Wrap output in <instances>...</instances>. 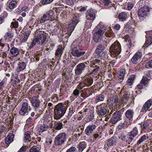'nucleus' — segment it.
<instances>
[{"label": "nucleus", "mask_w": 152, "mask_h": 152, "mask_svg": "<svg viewBox=\"0 0 152 152\" xmlns=\"http://www.w3.org/2000/svg\"><path fill=\"white\" fill-rule=\"evenodd\" d=\"M99 69V66L95 65L91 61H87L86 62V71L88 72L86 74V86H91L93 82V78L89 75L97 72Z\"/></svg>", "instance_id": "obj_1"}, {"label": "nucleus", "mask_w": 152, "mask_h": 152, "mask_svg": "<svg viewBox=\"0 0 152 152\" xmlns=\"http://www.w3.org/2000/svg\"><path fill=\"white\" fill-rule=\"evenodd\" d=\"M66 110V107L62 104H57L55 109V118L56 120L60 119L64 115Z\"/></svg>", "instance_id": "obj_2"}, {"label": "nucleus", "mask_w": 152, "mask_h": 152, "mask_svg": "<svg viewBox=\"0 0 152 152\" xmlns=\"http://www.w3.org/2000/svg\"><path fill=\"white\" fill-rule=\"evenodd\" d=\"M101 25V24H98L93 30V39L96 42H99L104 32L103 31V26Z\"/></svg>", "instance_id": "obj_3"}, {"label": "nucleus", "mask_w": 152, "mask_h": 152, "mask_svg": "<svg viewBox=\"0 0 152 152\" xmlns=\"http://www.w3.org/2000/svg\"><path fill=\"white\" fill-rule=\"evenodd\" d=\"M109 50L112 56L114 57L118 56L121 51L120 44L117 41H115L111 45Z\"/></svg>", "instance_id": "obj_4"}, {"label": "nucleus", "mask_w": 152, "mask_h": 152, "mask_svg": "<svg viewBox=\"0 0 152 152\" xmlns=\"http://www.w3.org/2000/svg\"><path fill=\"white\" fill-rule=\"evenodd\" d=\"M124 109L122 108L120 110L116 111L112 115L110 121L112 124H115L121 120V117L124 111Z\"/></svg>", "instance_id": "obj_5"}, {"label": "nucleus", "mask_w": 152, "mask_h": 152, "mask_svg": "<svg viewBox=\"0 0 152 152\" xmlns=\"http://www.w3.org/2000/svg\"><path fill=\"white\" fill-rule=\"evenodd\" d=\"M71 52L72 55L75 56L79 57L84 54L85 52H81L79 46L77 45L76 41H74L71 45Z\"/></svg>", "instance_id": "obj_6"}, {"label": "nucleus", "mask_w": 152, "mask_h": 152, "mask_svg": "<svg viewBox=\"0 0 152 152\" xmlns=\"http://www.w3.org/2000/svg\"><path fill=\"white\" fill-rule=\"evenodd\" d=\"M66 135L65 132L59 133L55 138L54 142L56 146L61 145L64 143L66 140Z\"/></svg>", "instance_id": "obj_7"}, {"label": "nucleus", "mask_w": 152, "mask_h": 152, "mask_svg": "<svg viewBox=\"0 0 152 152\" xmlns=\"http://www.w3.org/2000/svg\"><path fill=\"white\" fill-rule=\"evenodd\" d=\"M108 44V43H107V42L104 41L100 42L98 45L95 50V52L97 54V56H100L103 54H104V56L105 55V53L103 51L106 48Z\"/></svg>", "instance_id": "obj_8"}, {"label": "nucleus", "mask_w": 152, "mask_h": 152, "mask_svg": "<svg viewBox=\"0 0 152 152\" xmlns=\"http://www.w3.org/2000/svg\"><path fill=\"white\" fill-rule=\"evenodd\" d=\"M79 22L78 18L77 17H74L72 20V22L69 25L66 33L69 36L71 35L77 24Z\"/></svg>", "instance_id": "obj_9"}, {"label": "nucleus", "mask_w": 152, "mask_h": 152, "mask_svg": "<svg viewBox=\"0 0 152 152\" xmlns=\"http://www.w3.org/2000/svg\"><path fill=\"white\" fill-rule=\"evenodd\" d=\"M107 105L105 103H103L96 107V111L98 115L101 116L104 115L107 113Z\"/></svg>", "instance_id": "obj_10"}, {"label": "nucleus", "mask_w": 152, "mask_h": 152, "mask_svg": "<svg viewBox=\"0 0 152 152\" xmlns=\"http://www.w3.org/2000/svg\"><path fill=\"white\" fill-rule=\"evenodd\" d=\"M35 35H36L35 39L37 41V44L39 45H43L46 40L47 38L46 35L44 34L42 32H37Z\"/></svg>", "instance_id": "obj_11"}, {"label": "nucleus", "mask_w": 152, "mask_h": 152, "mask_svg": "<svg viewBox=\"0 0 152 152\" xmlns=\"http://www.w3.org/2000/svg\"><path fill=\"white\" fill-rule=\"evenodd\" d=\"M29 99L34 110H36L37 109L40 107V102L38 96H34L30 98Z\"/></svg>", "instance_id": "obj_12"}, {"label": "nucleus", "mask_w": 152, "mask_h": 152, "mask_svg": "<svg viewBox=\"0 0 152 152\" xmlns=\"http://www.w3.org/2000/svg\"><path fill=\"white\" fill-rule=\"evenodd\" d=\"M138 134V130L136 127H134L132 131L129 132L128 134L127 140L129 144L132 142L134 138Z\"/></svg>", "instance_id": "obj_13"}, {"label": "nucleus", "mask_w": 152, "mask_h": 152, "mask_svg": "<svg viewBox=\"0 0 152 152\" xmlns=\"http://www.w3.org/2000/svg\"><path fill=\"white\" fill-rule=\"evenodd\" d=\"M31 110L30 107L28 106V103L26 102H23L19 112V114L21 116H24L25 114H28V110Z\"/></svg>", "instance_id": "obj_14"}, {"label": "nucleus", "mask_w": 152, "mask_h": 152, "mask_svg": "<svg viewBox=\"0 0 152 152\" xmlns=\"http://www.w3.org/2000/svg\"><path fill=\"white\" fill-rule=\"evenodd\" d=\"M151 0H140L138 2L139 7L147 8L148 10H151L152 8L151 7Z\"/></svg>", "instance_id": "obj_15"}, {"label": "nucleus", "mask_w": 152, "mask_h": 152, "mask_svg": "<svg viewBox=\"0 0 152 152\" xmlns=\"http://www.w3.org/2000/svg\"><path fill=\"white\" fill-rule=\"evenodd\" d=\"M140 8L137 11L138 15L140 18H146V17L149 15V13L150 10L148 9L147 8H143L140 7Z\"/></svg>", "instance_id": "obj_16"}, {"label": "nucleus", "mask_w": 152, "mask_h": 152, "mask_svg": "<svg viewBox=\"0 0 152 152\" xmlns=\"http://www.w3.org/2000/svg\"><path fill=\"white\" fill-rule=\"evenodd\" d=\"M152 105V100L151 99L147 100L143 105L142 107L141 110L140 114L143 115L148 111H150L149 110L151 106Z\"/></svg>", "instance_id": "obj_17"}, {"label": "nucleus", "mask_w": 152, "mask_h": 152, "mask_svg": "<svg viewBox=\"0 0 152 152\" xmlns=\"http://www.w3.org/2000/svg\"><path fill=\"white\" fill-rule=\"evenodd\" d=\"M146 41L144 45V46L147 47L149 45L152 44V31H145Z\"/></svg>", "instance_id": "obj_18"}, {"label": "nucleus", "mask_w": 152, "mask_h": 152, "mask_svg": "<svg viewBox=\"0 0 152 152\" xmlns=\"http://www.w3.org/2000/svg\"><path fill=\"white\" fill-rule=\"evenodd\" d=\"M142 56V53L138 51L135 53L131 59L132 63L133 64H136L141 60Z\"/></svg>", "instance_id": "obj_19"}, {"label": "nucleus", "mask_w": 152, "mask_h": 152, "mask_svg": "<svg viewBox=\"0 0 152 152\" xmlns=\"http://www.w3.org/2000/svg\"><path fill=\"white\" fill-rule=\"evenodd\" d=\"M105 142L108 147L114 146L118 142V138L115 136H113L107 140Z\"/></svg>", "instance_id": "obj_20"}, {"label": "nucleus", "mask_w": 152, "mask_h": 152, "mask_svg": "<svg viewBox=\"0 0 152 152\" xmlns=\"http://www.w3.org/2000/svg\"><path fill=\"white\" fill-rule=\"evenodd\" d=\"M88 15H86V18L88 20H92V22L95 18V11L92 8L88 10Z\"/></svg>", "instance_id": "obj_21"}, {"label": "nucleus", "mask_w": 152, "mask_h": 152, "mask_svg": "<svg viewBox=\"0 0 152 152\" xmlns=\"http://www.w3.org/2000/svg\"><path fill=\"white\" fill-rule=\"evenodd\" d=\"M97 126L93 124H89L86 127V134L91 135L94 131Z\"/></svg>", "instance_id": "obj_22"}, {"label": "nucleus", "mask_w": 152, "mask_h": 152, "mask_svg": "<svg viewBox=\"0 0 152 152\" xmlns=\"http://www.w3.org/2000/svg\"><path fill=\"white\" fill-rule=\"evenodd\" d=\"M133 114V110L130 109L128 110L125 113L126 119L129 120V123H131L132 122Z\"/></svg>", "instance_id": "obj_23"}, {"label": "nucleus", "mask_w": 152, "mask_h": 152, "mask_svg": "<svg viewBox=\"0 0 152 152\" xmlns=\"http://www.w3.org/2000/svg\"><path fill=\"white\" fill-rule=\"evenodd\" d=\"M105 95L102 93L96 95L94 98V104H97L99 102L103 101L105 98Z\"/></svg>", "instance_id": "obj_24"}, {"label": "nucleus", "mask_w": 152, "mask_h": 152, "mask_svg": "<svg viewBox=\"0 0 152 152\" xmlns=\"http://www.w3.org/2000/svg\"><path fill=\"white\" fill-rule=\"evenodd\" d=\"M85 68V65L84 63H81L78 64L75 69V73L77 75H79L82 72V71Z\"/></svg>", "instance_id": "obj_25"}, {"label": "nucleus", "mask_w": 152, "mask_h": 152, "mask_svg": "<svg viewBox=\"0 0 152 152\" xmlns=\"http://www.w3.org/2000/svg\"><path fill=\"white\" fill-rule=\"evenodd\" d=\"M85 86L86 84L84 83H80L79 85L80 87V96L83 98V99H85L86 97V88H85Z\"/></svg>", "instance_id": "obj_26"}, {"label": "nucleus", "mask_w": 152, "mask_h": 152, "mask_svg": "<svg viewBox=\"0 0 152 152\" xmlns=\"http://www.w3.org/2000/svg\"><path fill=\"white\" fill-rule=\"evenodd\" d=\"M140 125L141 128V132H145L146 129H148L149 128V124L147 121H145L141 122Z\"/></svg>", "instance_id": "obj_27"}, {"label": "nucleus", "mask_w": 152, "mask_h": 152, "mask_svg": "<svg viewBox=\"0 0 152 152\" xmlns=\"http://www.w3.org/2000/svg\"><path fill=\"white\" fill-rule=\"evenodd\" d=\"M63 48L61 45H60L58 46V48L56 51L55 55L56 57H61L63 52Z\"/></svg>", "instance_id": "obj_28"}, {"label": "nucleus", "mask_w": 152, "mask_h": 152, "mask_svg": "<svg viewBox=\"0 0 152 152\" xmlns=\"http://www.w3.org/2000/svg\"><path fill=\"white\" fill-rule=\"evenodd\" d=\"M14 134L12 133H10L7 135L5 139V142L6 144L9 145L13 141Z\"/></svg>", "instance_id": "obj_29"}, {"label": "nucleus", "mask_w": 152, "mask_h": 152, "mask_svg": "<svg viewBox=\"0 0 152 152\" xmlns=\"http://www.w3.org/2000/svg\"><path fill=\"white\" fill-rule=\"evenodd\" d=\"M134 21L132 20L131 19L129 20L127 23H126V25H125V26L124 27V28L127 31H129L130 29L131 28H133V26L134 24Z\"/></svg>", "instance_id": "obj_30"}, {"label": "nucleus", "mask_w": 152, "mask_h": 152, "mask_svg": "<svg viewBox=\"0 0 152 152\" xmlns=\"http://www.w3.org/2000/svg\"><path fill=\"white\" fill-rule=\"evenodd\" d=\"M26 64L25 62H19L18 64L16 70L17 72H19L20 71L23 70L26 68Z\"/></svg>", "instance_id": "obj_31"}, {"label": "nucleus", "mask_w": 152, "mask_h": 152, "mask_svg": "<svg viewBox=\"0 0 152 152\" xmlns=\"http://www.w3.org/2000/svg\"><path fill=\"white\" fill-rule=\"evenodd\" d=\"M124 94L121 98L122 101L123 102H126L129 99L130 93L129 91L125 90L124 92Z\"/></svg>", "instance_id": "obj_32"}, {"label": "nucleus", "mask_w": 152, "mask_h": 152, "mask_svg": "<svg viewBox=\"0 0 152 152\" xmlns=\"http://www.w3.org/2000/svg\"><path fill=\"white\" fill-rule=\"evenodd\" d=\"M19 50L16 48H12L10 50V53L12 57L17 56L19 54Z\"/></svg>", "instance_id": "obj_33"}, {"label": "nucleus", "mask_w": 152, "mask_h": 152, "mask_svg": "<svg viewBox=\"0 0 152 152\" xmlns=\"http://www.w3.org/2000/svg\"><path fill=\"white\" fill-rule=\"evenodd\" d=\"M63 124L60 121H56L53 126V128L56 130H59L63 128Z\"/></svg>", "instance_id": "obj_34"}, {"label": "nucleus", "mask_w": 152, "mask_h": 152, "mask_svg": "<svg viewBox=\"0 0 152 152\" xmlns=\"http://www.w3.org/2000/svg\"><path fill=\"white\" fill-rule=\"evenodd\" d=\"M127 14L124 12H123L120 13L118 16L119 21H123L126 20L127 18Z\"/></svg>", "instance_id": "obj_35"}, {"label": "nucleus", "mask_w": 152, "mask_h": 152, "mask_svg": "<svg viewBox=\"0 0 152 152\" xmlns=\"http://www.w3.org/2000/svg\"><path fill=\"white\" fill-rule=\"evenodd\" d=\"M136 76L134 75H131L130 76L126 81L127 84L128 85H132L134 82V80L135 79Z\"/></svg>", "instance_id": "obj_36"}, {"label": "nucleus", "mask_w": 152, "mask_h": 152, "mask_svg": "<svg viewBox=\"0 0 152 152\" xmlns=\"http://www.w3.org/2000/svg\"><path fill=\"white\" fill-rule=\"evenodd\" d=\"M50 18L46 14H44L42 17L41 19L36 21L37 24H39L43 23L47 20L50 19Z\"/></svg>", "instance_id": "obj_37"}, {"label": "nucleus", "mask_w": 152, "mask_h": 152, "mask_svg": "<svg viewBox=\"0 0 152 152\" xmlns=\"http://www.w3.org/2000/svg\"><path fill=\"white\" fill-rule=\"evenodd\" d=\"M94 107L92 106L86 105V112L87 115H94Z\"/></svg>", "instance_id": "obj_38"}, {"label": "nucleus", "mask_w": 152, "mask_h": 152, "mask_svg": "<svg viewBox=\"0 0 152 152\" xmlns=\"http://www.w3.org/2000/svg\"><path fill=\"white\" fill-rule=\"evenodd\" d=\"M86 147V142H80L77 145V148L79 152H82L85 149Z\"/></svg>", "instance_id": "obj_39"}, {"label": "nucleus", "mask_w": 152, "mask_h": 152, "mask_svg": "<svg viewBox=\"0 0 152 152\" xmlns=\"http://www.w3.org/2000/svg\"><path fill=\"white\" fill-rule=\"evenodd\" d=\"M149 137L148 135V134L146 135L144 134L140 138V139L137 141V145H138L140 144L142 142L145 141L146 140L148 139Z\"/></svg>", "instance_id": "obj_40"}, {"label": "nucleus", "mask_w": 152, "mask_h": 152, "mask_svg": "<svg viewBox=\"0 0 152 152\" xmlns=\"http://www.w3.org/2000/svg\"><path fill=\"white\" fill-rule=\"evenodd\" d=\"M13 37V34L10 32L7 33L4 36V39L7 41H10V39H12Z\"/></svg>", "instance_id": "obj_41"}, {"label": "nucleus", "mask_w": 152, "mask_h": 152, "mask_svg": "<svg viewBox=\"0 0 152 152\" xmlns=\"http://www.w3.org/2000/svg\"><path fill=\"white\" fill-rule=\"evenodd\" d=\"M31 132L29 131L26 132L25 134L24 140L25 142H29L30 141V140L29 139Z\"/></svg>", "instance_id": "obj_42"}, {"label": "nucleus", "mask_w": 152, "mask_h": 152, "mask_svg": "<svg viewBox=\"0 0 152 152\" xmlns=\"http://www.w3.org/2000/svg\"><path fill=\"white\" fill-rule=\"evenodd\" d=\"M49 128V126L47 124H43L41 125L40 126V132H42L44 131H46Z\"/></svg>", "instance_id": "obj_43"}, {"label": "nucleus", "mask_w": 152, "mask_h": 152, "mask_svg": "<svg viewBox=\"0 0 152 152\" xmlns=\"http://www.w3.org/2000/svg\"><path fill=\"white\" fill-rule=\"evenodd\" d=\"M34 111L35 112L36 114L35 116L37 118L39 117L42 113L43 110L42 108H41L40 107L36 109V110L34 109Z\"/></svg>", "instance_id": "obj_44"}, {"label": "nucleus", "mask_w": 152, "mask_h": 152, "mask_svg": "<svg viewBox=\"0 0 152 152\" xmlns=\"http://www.w3.org/2000/svg\"><path fill=\"white\" fill-rule=\"evenodd\" d=\"M40 148L37 146H33L30 148L29 152H40Z\"/></svg>", "instance_id": "obj_45"}, {"label": "nucleus", "mask_w": 152, "mask_h": 152, "mask_svg": "<svg viewBox=\"0 0 152 152\" xmlns=\"http://www.w3.org/2000/svg\"><path fill=\"white\" fill-rule=\"evenodd\" d=\"M17 6V2L16 1L12 0L11 1L9 5V7L11 10L14 9Z\"/></svg>", "instance_id": "obj_46"}, {"label": "nucleus", "mask_w": 152, "mask_h": 152, "mask_svg": "<svg viewBox=\"0 0 152 152\" xmlns=\"http://www.w3.org/2000/svg\"><path fill=\"white\" fill-rule=\"evenodd\" d=\"M140 83L146 86H147L149 83L148 78L145 76H143Z\"/></svg>", "instance_id": "obj_47"}, {"label": "nucleus", "mask_w": 152, "mask_h": 152, "mask_svg": "<svg viewBox=\"0 0 152 152\" xmlns=\"http://www.w3.org/2000/svg\"><path fill=\"white\" fill-rule=\"evenodd\" d=\"M7 15V14L5 12H4L0 16V24L4 22L5 18H6Z\"/></svg>", "instance_id": "obj_48"}, {"label": "nucleus", "mask_w": 152, "mask_h": 152, "mask_svg": "<svg viewBox=\"0 0 152 152\" xmlns=\"http://www.w3.org/2000/svg\"><path fill=\"white\" fill-rule=\"evenodd\" d=\"M113 102L112 106H117L119 102V98L117 96H115L113 98Z\"/></svg>", "instance_id": "obj_49"}, {"label": "nucleus", "mask_w": 152, "mask_h": 152, "mask_svg": "<svg viewBox=\"0 0 152 152\" xmlns=\"http://www.w3.org/2000/svg\"><path fill=\"white\" fill-rule=\"evenodd\" d=\"M94 115H90L88 114L87 115H86V123L89 122L90 121H93V120L94 119Z\"/></svg>", "instance_id": "obj_50"}, {"label": "nucleus", "mask_w": 152, "mask_h": 152, "mask_svg": "<svg viewBox=\"0 0 152 152\" xmlns=\"http://www.w3.org/2000/svg\"><path fill=\"white\" fill-rule=\"evenodd\" d=\"M134 7V4L132 2H128L126 4L125 7L128 10H131Z\"/></svg>", "instance_id": "obj_51"}, {"label": "nucleus", "mask_w": 152, "mask_h": 152, "mask_svg": "<svg viewBox=\"0 0 152 152\" xmlns=\"http://www.w3.org/2000/svg\"><path fill=\"white\" fill-rule=\"evenodd\" d=\"M145 67L147 69L152 68V59L148 61L145 64Z\"/></svg>", "instance_id": "obj_52"}, {"label": "nucleus", "mask_w": 152, "mask_h": 152, "mask_svg": "<svg viewBox=\"0 0 152 152\" xmlns=\"http://www.w3.org/2000/svg\"><path fill=\"white\" fill-rule=\"evenodd\" d=\"M66 87L65 85H61L60 89V94H64L66 91Z\"/></svg>", "instance_id": "obj_53"}, {"label": "nucleus", "mask_w": 152, "mask_h": 152, "mask_svg": "<svg viewBox=\"0 0 152 152\" xmlns=\"http://www.w3.org/2000/svg\"><path fill=\"white\" fill-rule=\"evenodd\" d=\"M102 4L105 6H108L112 4L111 0H102Z\"/></svg>", "instance_id": "obj_54"}, {"label": "nucleus", "mask_w": 152, "mask_h": 152, "mask_svg": "<svg viewBox=\"0 0 152 152\" xmlns=\"http://www.w3.org/2000/svg\"><path fill=\"white\" fill-rule=\"evenodd\" d=\"M93 91V89L92 88H86V98L91 95Z\"/></svg>", "instance_id": "obj_55"}, {"label": "nucleus", "mask_w": 152, "mask_h": 152, "mask_svg": "<svg viewBox=\"0 0 152 152\" xmlns=\"http://www.w3.org/2000/svg\"><path fill=\"white\" fill-rule=\"evenodd\" d=\"M10 49V47L9 45L7 44H4L3 46V48L2 50V51L7 52V51L9 50Z\"/></svg>", "instance_id": "obj_56"}, {"label": "nucleus", "mask_w": 152, "mask_h": 152, "mask_svg": "<svg viewBox=\"0 0 152 152\" xmlns=\"http://www.w3.org/2000/svg\"><path fill=\"white\" fill-rule=\"evenodd\" d=\"M28 34H24L23 36H22L20 38V40L22 42H25L27 40Z\"/></svg>", "instance_id": "obj_57"}, {"label": "nucleus", "mask_w": 152, "mask_h": 152, "mask_svg": "<svg viewBox=\"0 0 152 152\" xmlns=\"http://www.w3.org/2000/svg\"><path fill=\"white\" fill-rule=\"evenodd\" d=\"M80 92L79 90L77 89H75L73 91L72 94V95L75 96V97H77L79 94Z\"/></svg>", "instance_id": "obj_58"}, {"label": "nucleus", "mask_w": 152, "mask_h": 152, "mask_svg": "<svg viewBox=\"0 0 152 152\" xmlns=\"http://www.w3.org/2000/svg\"><path fill=\"white\" fill-rule=\"evenodd\" d=\"M34 122V118H33L30 117L26 120V123L27 124H29L32 123Z\"/></svg>", "instance_id": "obj_59"}, {"label": "nucleus", "mask_w": 152, "mask_h": 152, "mask_svg": "<svg viewBox=\"0 0 152 152\" xmlns=\"http://www.w3.org/2000/svg\"><path fill=\"white\" fill-rule=\"evenodd\" d=\"M124 130L123 129H117L116 131L117 134L118 135V137H120L121 135H122L124 134Z\"/></svg>", "instance_id": "obj_60"}, {"label": "nucleus", "mask_w": 152, "mask_h": 152, "mask_svg": "<svg viewBox=\"0 0 152 152\" xmlns=\"http://www.w3.org/2000/svg\"><path fill=\"white\" fill-rule=\"evenodd\" d=\"M54 0H42V4L43 5L51 3Z\"/></svg>", "instance_id": "obj_61"}, {"label": "nucleus", "mask_w": 152, "mask_h": 152, "mask_svg": "<svg viewBox=\"0 0 152 152\" xmlns=\"http://www.w3.org/2000/svg\"><path fill=\"white\" fill-rule=\"evenodd\" d=\"M76 148L74 147H71L68 149L66 152H77Z\"/></svg>", "instance_id": "obj_62"}, {"label": "nucleus", "mask_w": 152, "mask_h": 152, "mask_svg": "<svg viewBox=\"0 0 152 152\" xmlns=\"http://www.w3.org/2000/svg\"><path fill=\"white\" fill-rule=\"evenodd\" d=\"M94 141H97L101 137L100 134H99L97 133L94 134L93 135Z\"/></svg>", "instance_id": "obj_63"}, {"label": "nucleus", "mask_w": 152, "mask_h": 152, "mask_svg": "<svg viewBox=\"0 0 152 152\" xmlns=\"http://www.w3.org/2000/svg\"><path fill=\"white\" fill-rule=\"evenodd\" d=\"M27 147L26 146H23L18 152H26Z\"/></svg>", "instance_id": "obj_64"}]
</instances>
